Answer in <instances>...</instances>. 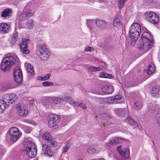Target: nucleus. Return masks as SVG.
Here are the masks:
<instances>
[{
    "label": "nucleus",
    "instance_id": "f257e3e1",
    "mask_svg": "<svg viewBox=\"0 0 160 160\" xmlns=\"http://www.w3.org/2000/svg\"><path fill=\"white\" fill-rule=\"evenodd\" d=\"M23 145L26 148L27 154L29 157L33 158L36 156L37 149L31 138H25Z\"/></svg>",
    "mask_w": 160,
    "mask_h": 160
},
{
    "label": "nucleus",
    "instance_id": "f03ea898",
    "mask_svg": "<svg viewBox=\"0 0 160 160\" xmlns=\"http://www.w3.org/2000/svg\"><path fill=\"white\" fill-rule=\"evenodd\" d=\"M15 62L16 59L13 57L6 55L2 59L1 64V70L3 71L9 70Z\"/></svg>",
    "mask_w": 160,
    "mask_h": 160
},
{
    "label": "nucleus",
    "instance_id": "7ed1b4c3",
    "mask_svg": "<svg viewBox=\"0 0 160 160\" xmlns=\"http://www.w3.org/2000/svg\"><path fill=\"white\" fill-rule=\"evenodd\" d=\"M36 53L39 56L41 60H46L51 55L50 52L47 48L45 45H38L37 46Z\"/></svg>",
    "mask_w": 160,
    "mask_h": 160
},
{
    "label": "nucleus",
    "instance_id": "20e7f679",
    "mask_svg": "<svg viewBox=\"0 0 160 160\" xmlns=\"http://www.w3.org/2000/svg\"><path fill=\"white\" fill-rule=\"evenodd\" d=\"M146 19L153 24H157L159 21L158 15L155 12L149 11L146 12L144 14Z\"/></svg>",
    "mask_w": 160,
    "mask_h": 160
},
{
    "label": "nucleus",
    "instance_id": "39448f33",
    "mask_svg": "<svg viewBox=\"0 0 160 160\" xmlns=\"http://www.w3.org/2000/svg\"><path fill=\"white\" fill-rule=\"evenodd\" d=\"M60 117L56 114H51L48 117V125L53 129H55L58 128L56 123L59 121Z\"/></svg>",
    "mask_w": 160,
    "mask_h": 160
},
{
    "label": "nucleus",
    "instance_id": "423d86ee",
    "mask_svg": "<svg viewBox=\"0 0 160 160\" xmlns=\"http://www.w3.org/2000/svg\"><path fill=\"white\" fill-rule=\"evenodd\" d=\"M151 110H155L156 112V120L157 124L160 127V105L151 103L148 106Z\"/></svg>",
    "mask_w": 160,
    "mask_h": 160
},
{
    "label": "nucleus",
    "instance_id": "0eeeda50",
    "mask_svg": "<svg viewBox=\"0 0 160 160\" xmlns=\"http://www.w3.org/2000/svg\"><path fill=\"white\" fill-rule=\"evenodd\" d=\"M9 132L11 136L10 140L12 142L18 140L21 136L18 128L16 127L11 128Z\"/></svg>",
    "mask_w": 160,
    "mask_h": 160
},
{
    "label": "nucleus",
    "instance_id": "6e6552de",
    "mask_svg": "<svg viewBox=\"0 0 160 160\" xmlns=\"http://www.w3.org/2000/svg\"><path fill=\"white\" fill-rule=\"evenodd\" d=\"M14 80L17 83H20L22 80V71L19 67L14 68L13 72Z\"/></svg>",
    "mask_w": 160,
    "mask_h": 160
},
{
    "label": "nucleus",
    "instance_id": "1a4fd4ad",
    "mask_svg": "<svg viewBox=\"0 0 160 160\" xmlns=\"http://www.w3.org/2000/svg\"><path fill=\"white\" fill-rule=\"evenodd\" d=\"M33 14L31 10L27 9V7H25L24 11L22 12L19 16V18L21 21H24L32 16Z\"/></svg>",
    "mask_w": 160,
    "mask_h": 160
},
{
    "label": "nucleus",
    "instance_id": "9d476101",
    "mask_svg": "<svg viewBox=\"0 0 160 160\" xmlns=\"http://www.w3.org/2000/svg\"><path fill=\"white\" fill-rule=\"evenodd\" d=\"M129 32L130 34L131 41L130 44L132 46H134L136 43V42L139 37L140 33L138 31H129Z\"/></svg>",
    "mask_w": 160,
    "mask_h": 160
},
{
    "label": "nucleus",
    "instance_id": "9b49d317",
    "mask_svg": "<svg viewBox=\"0 0 160 160\" xmlns=\"http://www.w3.org/2000/svg\"><path fill=\"white\" fill-rule=\"evenodd\" d=\"M15 96L14 94H4L2 98V100L4 101L5 102L8 104H12L15 101L14 97Z\"/></svg>",
    "mask_w": 160,
    "mask_h": 160
},
{
    "label": "nucleus",
    "instance_id": "f8f14e48",
    "mask_svg": "<svg viewBox=\"0 0 160 160\" xmlns=\"http://www.w3.org/2000/svg\"><path fill=\"white\" fill-rule=\"evenodd\" d=\"M116 114L121 117H124L128 115V109L127 108H117L114 110Z\"/></svg>",
    "mask_w": 160,
    "mask_h": 160
},
{
    "label": "nucleus",
    "instance_id": "ddd939ff",
    "mask_svg": "<svg viewBox=\"0 0 160 160\" xmlns=\"http://www.w3.org/2000/svg\"><path fill=\"white\" fill-rule=\"evenodd\" d=\"M42 153L47 157H51L53 154V152L46 144L42 145Z\"/></svg>",
    "mask_w": 160,
    "mask_h": 160
},
{
    "label": "nucleus",
    "instance_id": "4468645a",
    "mask_svg": "<svg viewBox=\"0 0 160 160\" xmlns=\"http://www.w3.org/2000/svg\"><path fill=\"white\" fill-rule=\"evenodd\" d=\"M16 109L18 114L19 116L25 117L28 113V110L23 106L18 105L16 106Z\"/></svg>",
    "mask_w": 160,
    "mask_h": 160
},
{
    "label": "nucleus",
    "instance_id": "2eb2a0df",
    "mask_svg": "<svg viewBox=\"0 0 160 160\" xmlns=\"http://www.w3.org/2000/svg\"><path fill=\"white\" fill-rule=\"evenodd\" d=\"M29 41V40L28 39L23 40L20 46L21 50L23 53L28 54L29 52V50L27 49V44Z\"/></svg>",
    "mask_w": 160,
    "mask_h": 160
},
{
    "label": "nucleus",
    "instance_id": "dca6fc26",
    "mask_svg": "<svg viewBox=\"0 0 160 160\" xmlns=\"http://www.w3.org/2000/svg\"><path fill=\"white\" fill-rule=\"evenodd\" d=\"M142 48L144 49H147L149 48L152 45V42L150 39L148 38H142Z\"/></svg>",
    "mask_w": 160,
    "mask_h": 160
},
{
    "label": "nucleus",
    "instance_id": "f3484780",
    "mask_svg": "<svg viewBox=\"0 0 160 160\" xmlns=\"http://www.w3.org/2000/svg\"><path fill=\"white\" fill-rule=\"evenodd\" d=\"M151 94L153 97H160V86H154L152 88Z\"/></svg>",
    "mask_w": 160,
    "mask_h": 160
},
{
    "label": "nucleus",
    "instance_id": "a211bd4d",
    "mask_svg": "<svg viewBox=\"0 0 160 160\" xmlns=\"http://www.w3.org/2000/svg\"><path fill=\"white\" fill-rule=\"evenodd\" d=\"M124 100L121 95L115 96L114 98L111 97V103H121Z\"/></svg>",
    "mask_w": 160,
    "mask_h": 160
},
{
    "label": "nucleus",
    "instance_id": "6ab92c4d",
    "mask_svg": "<svg viewBox=\"0 0 160 160\" xmlns=\"http://www.w3.org/2000/svg\"><path fill=\"white\" fill-rule=\"evenodd\" d=\"M119 154L120 156L124 158H128L130 156L129 149L126 148L122 151H119Z\"/></svg>",
    "mask_w": 160,
    "mask_h": 160
},
{
    "label": "nucleus",
    "instance_id": "aec40b11",
    "mask_svg": "<svg viewBox=\"0 0 160 160\" xmlns=\"http://www.w3.org/2000/svg\"><path fill=\"white\" fill-rule=\"evenodd\" d=\"M95 20H94L87 19V24L88 28L91 29H96V24H95Z\"/></svg>",
    "mask_w": 160,
    "mask_h": 160
},
{
    "label": "nucleus",
    "instance_id": "412c9836",
    "mask_svg": "<svg viewBox=\"0 0 160 160\" xmlns=\"http://www.w3.org/2000/svg\"><path fill=\"white\" fill-rule=\"evenodd\" d=\"M95 23L97 27L101 29L106 26V22L103 20L96 19L95 20Z\"/></svg>",
    "mask_w": 160,
    "mask_h": 160
},
{
    "label": "nucleus",
    "instance_id": "4be33fe9",
    "mask_svg": "<svg viewBox=\"0 0 160 160\" xmlns=\"http://www.w3.org/2000/svg\"><path fill=\"white\" fill-rule=\"evenodd\" d=\"M126 121L129 124L132 125L134 128H137L138 127V123L134 122L128 116L127 117L126 119Z\"/></svg>",
    "mask_w": 160,
    "mask_h": 160
},
{
    "label": "nucleus",
    "instance_id": "5701e85b",
    "mask_svg": "<svg viewBox=\"0 0 160 160\" xmlns=\"http://www.w3.org/2000/svg\"><path fill=\"white\" fill-rule=\"evenodd\" d=\"M25 66L26 68L28 73L29 72L31 75H34L35 73L34 69L32 65L28 62H26Z\"/></svg>",
    "mask_w": 160,
    "mask_h": 160
},
{
    "label": "nucleus",
    "instance_id": "b1692460",
    "mask_svg": "<svg viewBox=\"0 0 160 160\" xmlns=\"http://www.w3.org/2000/svg\"><path fill=\"white\" fill-rule=\"evenodd\" d=\"M121 23L120 21V17L119 14H117L115 18H114L113 21V25L115 27H118Z\"/></svg>",
    "mask_w": 160,
    "mask_h": 160
},
{
    "label": "nucleus",
    "instance_id": "393cba45",
    "mask_svg": "<svg viewBox=\"0 0 160 160\" xmlns=\"http://www.w3.org/2000/svg\"><path fill=\"white\" fill-rule=\"evenodd\" d=\"M148 70L147 73L148 74L150 75L153 73L155 71V67L154 65L153 64H150L148 65Z\"/></svg>",
    "mask_w": 160,
    "mask_h": 160
},
{
    "label": "nucleus",
    "instance_id": "a878e982",
    "mask_svg": "<svg viewBox=\"0 0 160 160\" xmlns=\"http://www.w3.org/2000/svg\"><path fill=\"white\" fill-rule=\"evenodd\" d=\"M11 29L10 26L5 23H0V30H8Z\"/></svg>",
    "mask_w": 160,
    "mask_h": 160
},
{
    "label": "nucleus",
    "instance_id": "bb28decb",
    "mask_svg": "<svg viewBox=\"0 0 160 160\" xmlns=\"http://www.w3.org/2000/svg\"><path fill=\"white\" fill-rule=\"evenodd\" d=\"M46 143H47L46 144L50 147H53L57 144V142L52 138L51 139L48 140L47 142H46Z\"/></svg>",
    "mask_w": 160,
    "mask_h": 160
},
{
    "label": "nucleus",
    "instance_id": "cd10ccee",
    "mask_svg": "<svg viewBox=\"0 0 160 160\" xmlns=\"http://www.w3.org/2000/svg\"><path fill=\"white\" fill-rule=\"evenodd\" d=\"M7 104L3 100H0V113L4 112L6 108V105Z\"/></svg>",
    "mask_w": 160,
    "mask_h": 160
},
{
    "label": "nucleus",
    "instance_id": "c85d7f7f",
    "mask_svg": "<svg viewBox=\"0 0 160 160\" xmlns=\"http://www.w3.org/2000/svg\"><path fill=\"white\" fill-rule=\"evenodd\" d=\"M11 12V10L10 9H5L2 12L1 16L3 17H6L8 16L9 14Z\"/></svg>",
    "mask_w": 160,
    "mask_h": 160
},
{
    "label": "nucleus",
    "instance_id": "c756f323",
    "mask_svg": "<svg viewBox=\"0 0 160 160\" xmlns=\"http://www.w3.org/2000/svg\"><path fill=\"white\" fill-rule=\"evenodd\" d=\"M131 28L134 30H141L140 25L137 23H133L131 26Z\"/></svg>",
    "mask_w": 160,
    "mask_h": 160
},
{
    "label": "nucleus",
    "instance_id": "7c9ffc66",
    "mask_svg": "<svg viewBox=\"0 0 160 160\" xmlns=\"http://www.w3.org/2000/svg\"><path fill=\"white\" fill-rule=\"evenodd\" d=\"M42 138L45 140V142L52 138L48 132H46L44 133L42 136Z\"/></svg>",
    "mask_w": 160,
    "mask_h": 160
},
{
    "label": "nucleus",
    "instance_id": "2f4dec72",
    "mask_svg": "<svg viewBox=\"0 0 160 160\" xmlns=\"http://www.w3.org/2000/svg\"><path fill=\"white\" fill-rule=\"evenodd\" d=\"M6 87L7 89L13 88L15 87L14 83L13 82H8L6 84Z\"/></svg>",
    "mask_w": 160,
    "mask_h": 160
},
{
    "label": "nucleus",
    "instance_id": "473e14b6",
    "mask_svg": "<svg viewBox=\"0 0 160 160\" xmlns=\"http://www.w3.org/2000/svg\"><path fill=\"white\" fill-rule=\"evenodd\" d=\"M142 38H148L149 39H152V36L151 34L148 32H143L142 36Z\"/></svg>",
    "mask_w": 160,
    "mask_h": 160
},
{
    "label": "nucleus",
    "instance_id": "72a5a7b5",
    "mask_svg": "<svg viewBox=\"0 0 160 160\" xmlns=\"http://www.w3.org/2000/svg\"><path fill=\"white\" fill-rule=\"evenodd\" d=\"M18 36V34L17 32L15 31L14 33H13L11 40V43L12 44H14L17 41Z\"/></svg>",
    "mask_w": 160,
    "mask_h": 160
},
{
    "label": "nucleus",
    "instance_id": "f704fd0d",
    "mask_svg": "<svg viewBox=\"0 0 160 160\" xmlns=\"http://www.w3.org/2000/svg\"><path fill=\"white\" fill-rule=\"evenodd\" d=\"M63 98L61 97H54L52 98V101L55 104L59 103Z\"/></svg>",
    "mask_w": 160,
    "mask_h": 160
},
{
    "label": "nucleus",
    "instance_id": "c9c22d12",
    "mask_svg": "<svg viewBox=\"0 0 160 160\" xmlns=\"http://www.w3.org/2000/svg\"><path fill=\"white\" fill-rule=\"evenodd\" d=\"M102 90L105 93H109L110 88L109 86H104L102 88Z\"/></svg>",
    "mask_w": 160,
    "mask_h": 160
},
{
    "label": "nucleus",
    "instance_id": "e433bc0d",
    "mask_svg": "<svg viewBox=\"0 0 160 160\" xmlns=\"http://www.w3.org/2000/svg\"><path fill=\"white\" fill-rule=\"evenodd\" d=\"M120 139L118 138H112L111 141V143L112 144H117L120 142Z\"/></svg>",
    "mask_w": 160,
    "mask_h": 160
},
{
    "label": "nucleus",
    "instance_id": "4c0bfd02",
    "mask_svg": "<svg viewBox=\"0 0 160 160\" xmlns=\"http://www.w3.org/2000/svg\"><path fill=\"white\" fill-rule=\"evenodd\" d=\"M75 106L78 107V106H81V107L84 110L86 109V105L84 104V103L83 102H76L75 103Z\"/></svg>",
    "mask_w": 160,
    "mask_h": 160
},
{
    "label": "nucleus",
    "instance_id": "58836bf2",
    "mask_svg": "<svg viewBox=\"0 0 160 160\" xmlns=\"http://www.w3.org/2000/svg\"><path fill=\"white\" fill-rule=\"evenodd\" d=\"M96 151L95 148L93 147H89L87 150L88 152L90 154H93L95 153Z\"/></svg>",
    "mask_w": 160,
    "mask_h": 160
},
{
    "label": "nucleus",
    "instance_id": "ea45409f",
    "mask_svg": "<svg viewBox=\"0 0 160 160\" xmlns=\"http://www.w3.org/2000/svg\"><path fill=\"white\" fill-rule=\"evenodd\" d=\"M66 100L69 102L71 104H73V105L75 106V103L76 102L74 101L73 100L69 97H67L66 98Z\"/></svg>",
    "mask_w": 160,
    "mask_h": 160
},
{
    "label": "nucleus",
    "instance_id": "a19ab883",
    "mask_svg": "<svg viewBox=\"0 0 160 160\" xmlns=\"http://www.w3.org/2000/svg\"><path fill=\"white\" fill-rule=\"evenodd\" d=\"M27 22L29 28L30 29H32V27L34 26L33 21L32 19H29L28 20Z\"/></svg>",
    "mask_w": 160,
    "mask_h": 160
},
{
    "label": "nucleus",
    "instance_id": "79ce46f5",
    "mask_svg": "<svg viewBox=\"0 0 160 160\" xmlns=\"http://www.w3.org/2000/svg\"><path fill=\"white\" fill-rule=\"evenodd\" d=\"M100 77L102 78H109L110 76L108 73L102 72L100 75Z\"/></svg>",
    "mask_w": 160,
    "mask_h": 160
},
{
    "label": "nucleus",
    "instance_id": "37998d69",
    "mask_svg": "<svg viewBox=\"0 0 160 160\" xmlns=\"http://www.w3.org/2000/svg\"><path fill=\"white\" fill-rule=\"evenodd\" d=\"M53 83L52 82H48L45 81L43 82L42 85L44 87H49L53 85Z\"/></svg>",
    "mask_w": 160,
    "mask_h": 160
},
{
    "label": "nucleus",
    "instance_id": "c03bdc74",
    "mask_svg": "<svg viewBox=\"0 0 160 160\" xmlns=\"http://www.w3.org/2000/svg\"><path fill=\"white\" fill-rule=\"evenodd\" d=\"M24 130L26 133H28L31 132L32 130V129L29 127L25 126L24 128Z\"/></svg>",
    "mask_w": 160,
    "mask_h": 160
},
{
    "label": "nucleus",
    "instance_id": "a18cd8bd",
    "mask_svg": "<svg viewBox=\"0 0 160 160\" xmlns=\"http://www.w3.org/2000/svg\"><path fill=\"white\" fill-rule=\"evenodd\" d=\"M69 148V145L68 144H67L66 146L62 148V152H65L68 150Z\"/></svg>",
    "mask_w": 160,
    "mask_h": 160
},
{
    "label": "nucleus",
    "instance_id": "49530a36",
    "mask_svg": "<svg viewBox=\"0 0 160 160\" xmlns=\"http://www.w3.org/2000/svg\"><path fill=\"white\" fill-rule=\"evenodd\" d=\"M94 50V48L92 47H87L85 48L86 51H91Z\"/></svg>",
    "mask_w": 160,
    "mask_h": 160
},
{
    "label": "nucleus",
    "instance_id": "de8ad7c7",
    "mask_svg": "<svg viewBox=\"0 0 160 160\" xmlns=\"http://www.w3.org/2000/svg\"><path fill=\"white\" fill-rule=\"evenodd\" d=\"M51 76L50 74L48 73L46 74L45 76H43L44 80V81L48 80L49 78Z\"/></svg>",
    "mask_w": 160,
    "mask_h": 160
},
{
    "label": "nucleus",
    "instance_id": "09e8293b",
    "mask_svg": "<svg viewBox=\"0 0 160 160\" xmlns=\"http://www.w3.org/2000/svg\"><path fill=\"white\" fill-rule=\"evenodd\" d=\"M124 4L123 2H121L120 1H119L118 2V5L119 8L121 9L124 6Z\"/></svg>",
    "mask_w": 160,
    "mask_h": 160
},
{
    "label": "nucleus",
    "instance_id": "8fccbe9b",
    "mask_svg": "<svg viewBox=\"0 0 160 160\" xmlns=\"http://www.w3.org/2000/svg\"><path fill=\"white\" fill-rule=\"evenodd\" d=\"M88 69L90 71L94 72H95V67H90Z\"/></svg>",
    "mask_w": 160,
    "mask_h": 160
},
{
    "label": "nucleus",
    "instance_id": "3c124183",
    "mask_svg": "<svg viewBox=\"0 0 160 160\" xmlns=\"http://www.w3.org/2000/svg\"><path fill=\"white\" fill-rule=\"evenodd\" d=\"M102 68L101 67H95V72L101 71L102 70Z\"/></svg>",
    "mask_w": 160,
    "mask_h": 160
},
{
    "label": "nucleus",
    "instance_id": "603ef678",
    "mask_svg": "<svg viewBox=\"0 0 160 160\" xmlns=\"http://www.w3.org/2000/svg\"><path fill=\"white\" fill-rule=\"evenodd\" d=\"M122 146L120 145L117 147V150L119 153V151H122V150H121Z\"/></svg>",
    "mask_w": 160,
    "mask_h": 160
},
{
    "label": "nucleus",
    "instance_id": "864d4df0",
    "mask_svg": "<svg viewBox=\"0 0 160 160\" xmlns=\"http://www.w3.org/2000/svg\"><path fill=\"white\" fill-rule=\"evenodd\" d=\"M38 79L39 80L44 81L43 78V76L39 77L38 78Z\"/></svg>",
    "mask_w": 160,
    "mask_h": 160
},
{
    "label": "nucleus",
    "instance_id": "5fc2aeb1",
    "mask_svg": "<svg viewBox=\"0 0 160 160\" xmlns=\"http://www.w3.org/2000/svg\"><path fill=\"white\" fill-rule=\"evenodd\" d=\"M98 45L99 47H102L103 46V44L101 42H98Z\"/></svg>",
    "mask_w": 160,
    "mask_h": 160
},
{
    "label": "nucleus",
    "instance_id": "6e6d98bb",
    "mask_svg": "<svg viewBox=\"0 0 160 160\" xmlns=\"http://www.w3.org/2000/svg\"><path fill=\"white\" fill-rule=\"evenodd\" d=\"M18 29H20L22 28V25H21V24H20V23L18 24Z\"/></svg>",
    "mask_w": 160,
    "mask_h": 160
},
{
    "label": "nucleus",
    "instance_id": "4d7b16f0",
    "mask_svg": "<svg viewBox=\"0 0 160 160\" xmlns=\"http://www.w3.org/2000/svg\"><path fill=\"white\" fill-rule=\"evenodd\" d=\"M134 105L138 108H140V105H138L136 103H134Z\"/></svg>",
    "mask_w": 160,
    "mask_h": 160
},
{
    "label": "nucleus",
    "instance_id": "13d9d810",
    "mask_svg": "<svg viewBox=\"0 0 160 160\" xmlns=\"http://www.w3.org/2000/svg\"><path fill=\"white\" fill-rule=\"evenodd\" d=\"M114 91V88L113 87L111 86V93H112Z\"/></svg>",
    "mask_w": 160,
    "mask_h": 160
},
{
    "label": "nucleus",
    "instance_id": "bf43d9fd",
    "mask_svg": "<svg viewBox=\"0 0 160 160\" xmlns=\"http://www.w3.org/2000/svg\"><path fill=\"white\" fill-rule=\"evenodd\" d=\"M77 160H82V158L79 156L77 157Z\"/></svg>",
    "mask_w": 160,
    "mask_h": 160
},
{
    "label": "nucleus",
    "instance_id": "052dcab7",
    "mask_svg": "<svg viewBox=\"0 0 160 160\" xmlns=\"http://www.w3.org/2000/svg\"><path fill=\"white\" fill-rule=\"evenodd\" d=\"M126 0H119V1H120L121 2H123L124 4L125 2L126 1Z\"/></svg>",
    "mask_w": 160,
    "mask_h": 160
},
{
    "label": "nucleus",
    "instance_id": "680f3d73",
    "mask_svg": "<svg viewBox=\"0 0 160 160\" xmlns=\"http://www.w3.org/2000/svg\"><path fill=\"white\" fill-rule=\"evenodd\" d=\"M98 160H105L103 158H98Z\"/></svg>",
    "mask_w": 160,
    "mask_h": 160
},
{
    "label": "nucleus",
    "instance_id": "e2e57ef3",
    "mask_svg": "<svg viewBox=\"0 0 160 160\" xmlns=\"http://www.w3.org/2000/svg\"><path fill=\"white\" fill-rule=\"evenodd\" d=\"M113 77V76L111 74V79Z\"/></svg>",
    "mask_w": 160,
    "mask_h": 160
},
{
    "label": "nucleus",
    "instance_id": "0e129e2a",
    "mask_svg": "<svg viewBox=\"0 0 160 160\" xmlns=\"http://www.w3.org/2000/svg\"><path fill=\"white\" fill-rule=\"evenodd\" d=\"M3 32H7V31H5V30H4V31H3Z\"/></svg>",
    "mask_w": 160,
    "mask_h": 160
},
{
    "label": "nucleus",
    "instance_id": "69168bd1",
    "mask_svg": "<svg viewBox=\"0 0 160 160\" xmlns=\"http://www.w3.org/2000/svg\"><path fill=\"white\" fill-rule=\"evenodd\" d=\"M92 160H98V158L94 159Z\"/></svg>",
    "mask_w": 160,
    "mask_h": 160
},
{
    "label": "nucleus",
    "instance_id": "338daca9",
    "mask_svg": "<svg viewBox=\"0 0 160 160\" xmlns=\"http://www.w3.org/2000/svg\"><path fill=\"white\" fill-rule=\"evenodd\" d=\"M25 122H28V120H26L25 121Z\"/></svg>",
    "mask_w": 160,
    "mask_h": 160
}]
</instances>
